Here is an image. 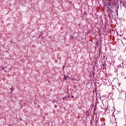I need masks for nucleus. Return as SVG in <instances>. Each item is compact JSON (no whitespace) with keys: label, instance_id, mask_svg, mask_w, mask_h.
<instances>
[{"label":"nucleus","instance_id":"f257e3e1","mask_svg":"<svg viewBox=\"0 0 126 126\" xmlns=\"http://www.w3.org/2000/svg\"><path fill=\"white\" fill-rule=\"evenodd\" d=\"M106 63L105 62H103V63H102V66L103 67V69H104V68H105V69H106Z\"/></svg>","mask_w":126,"mask_h":126}]
</instances>
